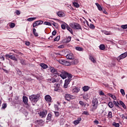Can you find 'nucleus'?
I'll use <instances>...</instances> for the list:
<instances>
[{
  "label": "nucleus",
  "instance_id": "cd10ccee",
  "mask_svg": "<svg viewBox=\"0 0 127 127\" xmlns=\"http://www.w3.org/2000/svg\"><path fill=\"white\" fill-rule=\"evenodd\" d=\"M108 106L109 108L112 109V108H114V104L112 102H109L108 103Z\"/></svg>",
  "mask_w": 127,
  "mask_h": 127
},
{
  "label": "nucleus",
  "instance_id": "a19ab883",
  "mask_svg": "<svg viewBox=\"0 0 127 127\" xmlns=\"http://www.w3.org/2000/svg\"><path fill=\"white\" fill-rule=\"evenodd\" d=\"M9 26L11 27V28H13V27L15 26V24L14 23H11L9 24Z\"/></svg>",
  "mask_w": 127,
  "mask_h": 127
},
{
  "label": "nucleus",
  "instance_id": "4468645a",
  "mask_svg": "<svg viewBox=\"0 0 127 127\" xmlns=\"http://www.w3.org/2000/svg\"><path fill=\"white\" fill-rule=\"evenodd\" d=\"M71 41V37H67L64 40V42L69 43Z\"/></svg>",
  "mask_w": 127,
  "mask_h": 127
},
{
  "label": "nucleus",
  "instance_id": "09e8293b",
  "mask_svg": "<svg viewBox=\"0 0 127 127\" xmlns=\"http://www.w3.org/2000/svg\"><path fill=\"white\" fill-rule=\"evenodd\" d=\"M82 115H85L86 116H89V112L87 111H84L82 113Z\"/></svg>",
  "mask_w": 127,
  "mask_h": 127
},
{
  "label": "nucleus",
  "instance_id": "a18cd8bd",
  "mask_svg": "<svg viewBox=\"0 0 127 127\" xmlns=\"http://www.w3.org/2000/svg\"><path fill=\"white\" fill-rule=\"evenodd\" d=\"M44 24L45 25H49L50 26H51V23L49 22H44Z\"/></svg>",
  "mask_w": 127,
  "mask_h": 127
},
{
  "label": "nucleus",
  "instance_id": "39448f33",
  "mask_svg": "<svg viewBox=\"0 0 127 127\" xmlns=\"http://www.w3.org/2000/svg\"><path fill=\"white\" fill-rule=\"evenodd\" d=\"M127 52L121 54L120 56H119L118 58H117V61H118V62H120V61H121V60H122V59H125V58H126V57H127Z\"/></svg>",
  "mask_w": 127,
  "mask_h": 127
},
{
  "label": "nucleus",
  "instance_id": "c756f323",
  "mask_svg": "<svg viewBox=\"0 0 127 127\" xmlns=\"http://www.w3.org/2000/svg\"><path fill=\"white\" fill-rule=\"evenodd\" d=\"M66 27V29H67L68 31L70 32V33H73V30H72V28H71V27H69V26L68 25Z\"/></svg>",
  "mask_w": 127,
  "mask_h": 127
},
{
  "label": "nucleus",
  "instance_id": "9b49d317",
  "mask_svg": "<svg viewBox=\"0 0 127 127\" xmlns=\"http://www.w3.org/2000/svg\"><path fill=\"white\" fill-rule=\"evenodd\" d=\"M66 57L67 59H69V60H72L74 59V56L72 55V54H69L66 56Z\"/></svg>",
  "mask_w": 127,
  "mask_h": 127
},
{
  "label": "nucleus",
  "instance_id": "a211bd4d",
  "mask_svg": "<svg viewBox=\"0 0 127 127\" xmlns=\"http://www.w3.org/2000/svg\"><path fill=\"white\" fill-rule=\"evenodd\" d=\"M95 5L98 7L99 10L100 11L103 10V8L102 7V6L99 4V3H95Z\"/></svg>",
  "mask_w": 127,
  "mask_h": 127
},
{
  "label": "nucleus",
  "instance_id": "0e129e2a",
  "mask_svg": "<svg viewBox=\"0 0 127 127\" xmlns=\"http://www.w3.org/2000/svg\"><path fill=\"white\" fill-rule=\"evenodd\" d=\"M58 90H59V88L58 87H55L54 91H55L56 92H57V91H58Z\"/></svg>",
  "mask_w": 127,
  "mask_h": 127
},
{
  "label": "nucleus",
  "instance_id": "72a5a7b5",
  "mask_svg": "<svg viewBox=\"0 0 127 127\" xmlns=\"http://www.w3.org/2000/svg\"><path fill=\"white\" fill-rule=\"evenodd\" d=\"M73 4L74 6H75V7H80V5L79 4V3H78L76 2H73Z\"/></svg>",
  "mask_w": 127,
  "mask_h": 127
},
{
  "label": "nucleus",
  "instance_id": "680f3d73",
  "mask_svg": "<svg viewBox=\"0 0 127 127\" xmlns=\"http://www.w3.org/2000/svg\"><path fill=\"white\" fill-rule=\"evenodd\" d=\"M99 95H101V96H104L105 95V93H104V92H103V91H100L99 93Z\"/></svg>",
  "mask_w": 127,
  "mask_h": 127
},
{
  "label": "nucleus",
  "instance_id": "69168bd1",
  "mask_svg": "<svg viewBox=\"0 0 127 127\" xmlns=\"http://www.w3.org/2000/svg\"><path fill=\"white\" fill-rule=\"evenodd\" d=\"M12 51H13L15 53H17V54H18V52H19L16 50H12Z\"/></svg>",
  "mask_w": 127,
  "mask_h": 127
},
{
  "label": "nucleus",
  "instance_id": "20e7f679",
  "mask_svg": "<svg viewBox=\"0 0 127 127\" xmlns=\"http://www.w3.org/2000/svg\"><path fill=\"white\" fill-rule=\"evenodd\" d=\"M99 102L98 99L96 98H94L92 100V111H96L98 108V104Z\"/></svg>",
  "mask_w": 127,
  "mask_h": 127
},
{
  "label": "nucleus",
  "instance_id": "58836bf2",
  "mask_svg": "<svg viewBox=\"0 0 127 127\" xmlns=\"http://www.w3.org/2000/svg\"><path fill=\"white\" fill-rule=\"evenodd\" d=\"M90 60L92 61V62L93 63H96V60H95V59L94 58V57H93L92 56H91L90 57Z\"/></svg>",
  "mask_w": 127,
  "mask_h": 127
},
{
  "label": "nucleus",
  "instance_id": "b1692460",
  "mask_svg": "<svg viewBox=\"0 0 127 127\" xmlns=\"http://www.w3.org/2000/svg\"><path fill=\"white\" fill-rule=\"evenodd\" d=\"M113 104L117 108H120V106H119V105H120V103H119L118 102H116V101H114Z\"/></svg>",
  "mask_w": 127,
  "mask_h": 127
},
{
  "label": "nucleus",
  "instance_id": "c85d7f7f",
  "mask_svg": "<svg viewBox=\"0 0 127 127\" xmlns=\"http://www.w3.org/2000/svg\"><path fill=\"white\" fill-rule=\"evenodd\" d=\"M20 62L22 65H26V63L25 62V61L23 59H21L20 60Z\"/></svg>",
  "mask_w": 127,
  "mask_h": 127
},
{
  "label": "nucleus",
  "instance_id": "dca6fc26",
  "mask_svg": "<svg viewBox=\"0 0 127 127\" xmlns=\"http://www.w3.org/2000/svg\"><path fill=\"white\" fill-rule=\"evenodd\" d=\"M40 66L43 68V69H47V68H48V66L45 64H40Z\"/></svg>",
  "mask_w": 127,
  "mask_h": 127
},
{
  "label": "nucleus",
  "instance_id": "4d7b16f0",
  "mask_svg": "<svg viewBox=\"0 0 127 127\" xmlns=\"http://www.w3.org/2000/svg\"><path fill=\"white\" fill-rule=\"evenodd\" d=\"M94 123L95 124V125H99V121L98 120H95L94 121H93Z\"/></svg>",
  "mask_w": 127,
  "mask_h": 127
},
{
  "label": "nucleus",
  "instance_id": "4be33fe9",
  "mask_svg": "<svg viewBox=\"0 0 127 127\" xmlns=\"http://www.w3.org/2000/svg\"><path fill=\"white\" fill-rule=\"evenodd\" d=\"M51 72L52 73H54V74H58V72H57V70H56V69L53 68V67H52L51 68Z\"/></svg>",
  "mask_w": 127,
  "mask_h": 127
},
{
  "label": "nucleus",
  "instance_id": "c9c22d12",
  "mask_svg": "<svg viewBox=\"0 0 127 127\" xmlns=\"http://www.w3.org/2000/svg\"><path fill=\"white\" fill-rule=\"evenodd\" d=\"M113 126L116 127H120V124L114 122L113 123Z\"/></svg>",
  "mask_w": 127,
  "mask_h": 127
},
{
  "label": "nucleus",
  "instance_id": "052dcab7",
  "mask_svg": "<svg viewBox=\"0 0 127 127\" xmlns=\"http://www.w3.org/2000/svg\"><path fill=\"white\" fill-rule=\"evenodd\" d=\"M120 117L122 118V119H126V116H125V115L124 114L120 115Z\"/></svg>",
  "mask_w": 127,
  "mask_h": 127
},
{
  "label": "nucleus",
  "instance_id": "0eeeda50",
  "mask_svg": "<svg viewBox=\"0 0 127 127\" xmlns=\"http://www.w3.org/2000/svg\"><path fill=\"white\" fill-rule=\"evenodd\" d=\"M46 115H47V110H43V111H41L39 113V116L41 118H45L46 117Z\"/></svg>",
  "mask_w": 127,
  "mask_h": 127
},
{
  "label": "nucleus",
  "instance_id": "6e6d98bb",
  "mask_svg": "<svg viewBox=\"0 0 127 127\" xmlns=\"http://www.w3.org/2000/svg\"><path fill=\"white\" fill-rule=\"evenodd\" d=\"M56 33H57V32H56V30H54L52 32V35H53L54 36H55V35H56Z\"/></svg>",
  "mask_w": 127,
  "mask_h": 127
},
{
  "label": "nucleus",
  "instance_id": "1a4fd4ad",
  "mask_svg": "<svg viewBox=\"0 0 127 127\" xmlns=\"http://www.w3.org/2000/svg\"><path fill=\"white\" fill-rule=\"evenodd\" d=\"M6 57H8V58H10V59H11L12 60H13L14 61H17V59L15 58V56L9 55L8 54H6L5 55Z\"/></svg>",
  "mask_w": 127,
  "mask_h": 127
},
{
  "label": "nucleus",
  "instance_id": "aec40b11",
  "mask_svg": "<svg viewBox=\"0 0 127 127\" xmlns=\"http://www.w3.org/2000/svg\"><path fill=\"white\" fill-rule=\"evenodd\" d=\"M82 89L84 92H87V91H89L90 89V87L88 86H85L82 88Z\"/></svg>",
  "mask_w": 127,
  "mask_h": 127
},
{
  "label": "nucleus",
  "instance_id": "7c9ffc66",
  "mask_svg": "<svg viewBox=\"0 0 127 127\" xmlns=\"http://www.w3.org/2000/svg\"><path fill=\"white\" fill-rule=\"evenodd\" d=\"M36 19V17H31L27 19L28 21H33V20H35Z\"/></svg>",
  "mask_w": 127,
  "mask_h": 127
},
{
  "label": "nucleus",
  "instance_id": "774afa93",
  "mask_svg": "<svg viewBox=\"0 0 127 127\" xmlns=\"http://www.w3.org/2000/svg\"><path fill=\"white\" fill-rule=\"evenodd\" d=\"M58 48H64V45H60L58 47Z\"/></svg>",
  "mask_w": 127,
  "mask_h": 127
},
{
  "label": "nucleus",
  "instance_id": "603ef678",
  "mask_svg": "<svg viewBox=\"0 0 127 127\" xmlns=\"http://www.w3.org/2000/svg\"><path fill=\"white\" fill-rule=\"evenodd\" d=\"M15 13L17 14V15H19V14H20V11L17 10L15 11Z\"/></svg>",
  "mask_w": 127,
  "mask_h": 127
},
{
  "label": "nucleus",
  "instance_id": "f8f14e48",
  "mask_svg": "<svg viewBox=\"0 0 127 127\" xmlns=\"http://www.w3.org/2000/svg\"><path fill=\"white\" fill-rule=\"evenodd\" d=\"M23 102L25 105H28V98L26 96H23Z\"/></svg>",
  "mask_w": 127,
  "mask_h": 127
},
{
  "label": "nucleus",
  "instance_id": "393cba45",
  "mask_svg": "<svg viewBox=\"0 0 127 127\" xmlns=\"http://www.w3.org/2000/svg\"><path fill=\"white\" fill-rule=\"evenodd\" d=\"M79 91H80V89L77 88V87H75L74 88H73L72 89V92H73V93H78V92H79Z\"/></svg>",
  "mask_w": 127,
  "mask_h": 127
},
{
  "label": "nucleus",
  "instance_id": "37998d69",
  "mask_svg": "<svg viewBox=\"0 0 127 127\" xmlns=\"http://www.w3.org/2000/svg\"><path fill=\"white\" fill-rule=\"evenodd\" d=\"M60 40V36H58L56 38L54 39V41H59Z\"/></svg>",
  "mask_w": 127,
  "mask_h": 127
},
{
  "label": "nucleus",
  "instance_id": "864d4df0",
  "mask_svg": "<svg viewBox=\"0 0 127 127\" xmlns=\"http://www.w3.org/2000/svg\"><path fill=\"white\" fill-rule=\"evenodd\" d=\"M61 27H62V29H66V26H65V25H64V24H62Z\"/></svg>",
  "mask_w": 127,
  "mask_h": 127
},
{
  "label": "nucleus",
  "instance_id": "c03bdc74",
  "mask_svg": "<svg viewBox=\"0 0 127 127\" xmlns=\"http://www.w3.org/2000/svg\"><path fill=\"white\" fill-rule=\"evenodd\" d=\"M120 92L123 96H125L126 95V93L125 92V90L121 89L120 90Z\"/></svg>",
  "mask_w": 127,
  "mask_h": 127
},
{
  "label": "nucleus",
  "instance_id": "49530a36",
  "mask_svg": "<svg viewBox=\"0 0 127 127\" xmlns=\"http://www.w3.org/2000/svg\"><path fill=\"white\" fill-rule=\"evenodd\" d=\"M121 28H123V29H127V24L122 25L121 26Z\"/></svg>",
  "mask_w": 127,
  "mask_h": 127
},
{
  "label": "nucleus",
  "instance_id": "e2e57ef3",
  "mask_svg": "<svg viewBox=\"0 0 127 127\" xmlns=\"http://www.w3.org/2000/svg\"><path fill=\"white\" fill-rule=\"evenodd\" d=\"M55 87H56V88H59V87H60V84L59 83H58V84L55 85Z\"/></svg>",
  "mask_w": 127,
  "mask_h": 127
},
{
  "label": "nucleus",
  "instance_id": "423d86ee",
  "mask_svg": "<svg viewBox=\"0 0 127 127\" xmlns=\"http://www.w3.org/2000/svg\"><path fill=\"white\" fill-rule=\"evenodd\" d=\"M71 81H72V79L71 78H68V79H65L64 85V88L65 89L68 88V85H69V83H70V82H71Z\"/></svg>",
  "mask_w": 127,
  "mask_h": 127
},
{
  "label": "nucleus",
  "instance_id": "8fccbe9b",
  "mask_svg": "<svg viewBox=\"0 0 127 127\" xmlns=\"http://www.w3.org/2000/svg\"><path fill=\"white\" fill-rule=\"evenodd\" d=\"M73 124H74L75 125H78V124H80V122L77 120L74 121Z\"/></svg>",
  "mask_w": 127,
  "mask_h": 127
},
{
  "label": "nucleus",
  "instance_id": "79ce46f5",
  "mask_svg": "<svg viewBox=\"0 0 127 127\" xmlns=\"http://www.w3.org/2000/svg\"><path fill=\"white\" fill-rule=\"evenodd\" d=\"M51 82H52V83H57L58 80L55 78H52V79H51Z\"/></svg>",
  "mask_w": 127,
  "mask_h": 127
},
{
  "label": "nucleus",
  "instance_id": "4c0bfd02",
  "mask_svg": "<svg viewBox=\"0 0 127 127\" xmlns=\"http://www.w3.org/2000/svg\"><path fill=\"white\" fill-rule=\"evenodd\" d=\"M53 23H52V24H53V25H54V26H55V27H56V28H58V24H57L56 22H54L53 21H52Z\"/></svg>",
  "mask_w": 127,
  "mask_h": 127
},
{
  "label": "nucleus",
  "instance_id": "bf43d9fd",
  "mask_svg": "<svg viewBox=\"0 0 127 127\" xmlns=\"http://www.w3.org/2000/svg\"><path fill=\"white\" fill-rule=\"evenodd\" d=\"M79 104L81 106H84L85 105V103L83 101H79Z\"/></svg>",
  "mask_w": 127,
  "mask_h": 127
},
{
  "label": "nucleus",
  "instance_id": "5fc2aeb1",
  "mask_svg": "<svg viewBox=\"0 0 127 127\" xmlns=\"http://www.w3.org/2000/svg\"><path fill=\"white\" fill-rule=\"evenodd\" d=\"M55 115L56 116V117H59V112H55Z\"/></svg>",
  "mask_w": 127,
  "mask_h": 127
},
{
  "label": "nucleus",
  "instance_id": "de8ad7c7",
  "mask_svg": "<svg viewBox=\"0 0 127 127\" xmlns=\"http://www.w3.org/2000/svg\"><path fill=\"white\" fill-rule=\"evenodd\" d=\"M7 106V105H6V103L3 104L2 105V109H5V108H6Z\"/></svg>",
  "mask_w": 127,
  "mask_h": 127
},
{
  "label": "nucleus",
  "instance_id": "6ab92c4d",
  "mask_svg": "<svg viewBox=\"0 0 127 127\" xmlns=\"http://www.w3.org/2000/svg\"><path fill=\"white\" fill-rule=\"evenodd\" d=\"M64 65L65 66H70V65H72V63L65 60Z\"/></svg>",
  "mask_w": 127,
  "mask_h": 127
},
{
  "label": "nucleus",
  "instance_id": "412c9836",
  "mask_svg": "<svg viewBox=\"0 0 127 127\" xmlns=\"http://www.w3.org/2000/svg\"><path fill=\"white\" fill-rule=\"evenodd\" d=\"M33 33L34 36H36V37L38 36V33L36 32V29H35V28H33Z\"/></svg>",
  "mask_w": 127,
  "mask_h": 127
},
{
  "label": "nucleus",
  "instance_id": "f3484780",
  "mask_svg": "<svg viewBox=\"0 0 127 127\" xmlns=\"http://www.w3.org/2000/svg\"><path fill=\"white\" fill-rule=\"evenodd\" d=\"M119 105L122 106L123 108H124L125 109H127V106H126V104H125V103H124V102L121 100L119 101Z\"/></svg>",
  "mask_w": 127,
  "mask_h": 127
},
{
  "label": "nucleus",
  "instance_id": "f03ea898",
  "mask_svg": "<svg viewBox=\"0 0 127 127\" xmlns=\"http://www.w3.org/2000/svg\"><path fill=\"white\" fill-rule=\"evenodd\" d=\"M40 97V95L39 94H33L29 96V99L32 103H37Z\"/></svg>",
  "mask_w": 127,
  "mask_h": 127
},
{
  "label": "nucleus",
  "instance_id": "2f4dec72",
  "mask_svg": "<svg viewBox=\"0 0 127 127\" xmlns=\"http://www.w3.org/2000/svg\"><path fill=\"white\" fill-rule=\"evenodd\" d=\"M59 63H60V64H62L63 65H64V63H65V60L60 59L59 60Z\"/></svg>",
  "mask_w": 127,
  "mask_h": 127
},
{
  "label": "nucleus",
  "instance_id": "7ed1b4c3",
  "mask_svg": "<svg viewBox=\"0 0 127 127\" xmlns=\"http://www.w3.org/2000/svg\"><path fill=\"white\" fill-rule=\"evenodd\" d=\"M69 25L70 27H71V28H73V29H75V30L81 29V30H82V27L81 26V25H80L78 23L73 22L70 23Z\"/></svg>",
  "mask_w": 127,
  "mask_h": 127
},
{
  "label": "nucleus",
  "instance_id": "13d9d810",
  "mask_svg": "<svg viewBox=\"0 0 127 127\" xmlns=\"http://www.w3.org/2000/svg\"><path fill=\"white\" fill-rule=\"evenodd\" d=\"M36 26H38V25L36 22L35 21L33 24V27H36Z\"/></svg>",
  "mask_w": 127,
  "mask_h": 127
},
{
  "label": "nucleus",
  "instance_id": "6e6552de",
  "mask_svg": "<svg viewBox=\"0 0 127 127\" xmlns=\"http://www.w3.org/2000/svg\"><path fill=\"white\" fill-rule=\"evenodd\" d=\"M45 100L48 103H51L52 101V98H51V96L49 95H47L45 96Z\"/></svg>",
  "mask_w": 127,
  "mask_h": 127
},
{
  "label": "nucleus",
  "instance_id": "f257e3e1",
  "mask_svg": "<svg viewBox=\"0 0 127 127\" xmlns=\"http://www.w3.org/2000/svg\"><path fill=\"white\" fill-rule=\"evenodd\" d=\"M60 76L62 79H66L67 77V79H71L72 77H73V75L63 70H59V76Z\"/></svg>",
  "mask_w": 127,
  "mask_h": 127
},
{
  "label": "nucleus",
  "instance_id": "473e14b6",
  "mask_svg": "<svg viewBox=\"0 0 127 127\" xmlns=\"http://www.w3.org/2000/svg\"><path fill=\"white\" fill-rule=\"evenodd\" d=\"M36 23H37V25H40L43 23V21H36Z\"/></svg>",
  "mask_w": 127,
  "mask_h": 127
},
{
  "label": "nucleus",
  "instance_id": "a878e982",
  "mask_svg": "<svg viewBox=\"0 0 127 127\" xmlns=\"http://www.w3.org/2000/svg\"><path fill=\"white\" fill-rule=\"evenodd\" d=\"M99 48L100 50H104L105 48H106V47L105 46V45L102 44L100 45Z\"/></svg>",
  "mask_w": 127,
  "mask_h": 127
},
{
  "label": "nucleus",
  "instance_id": "f704fd0d",
  "mask_svg": "<svg viewBox=\"0 0 127 127\" xmlns=\"http://www.w3.org/2000/svg\"><path fill=\"white\" fill-rule=\"evenodd\" d=\"M108 117L110 119H112L113 118V113L112 112L110 111L108 113Z\"/></svg>",
  "mask_w": 127,
  "mask_h": 127
},
{
  "label": "nucleus",
  "instance_id": "3c124183",
  "mask_svg": "<svg viewBox=\"0 0 127 127\" xmlns=\"http://www.w3.org/2000/svg\"><path fill=\"white\" fill-rule=\"evenodd\" d=\"M25 44L27 46H29V45H30V42H29L28 41H26V42H25Z\"/></svg>",
  "mask_w": 127,
  "mask_h": 127
},
{
  "label": "nucleus",
  "instance_id": "9d476101",
  "mask_svg": "<svg viewBox=\"0 0 127 127\" xmlns=\"http://www.w3.org/2000/svg\"><path fill=\"white\" fill-rule=\"evenodd\" d=\"M65 97V100H66V101H70V100H71L72 99V97H73V96L70 95V94H65L64 95Z\"/></svg>",
  "mask_w": 127,
  "mask_h": 127
},
{
  "label": "nucleus",
  "instance_id": "338daca9",
  "mask_svg": "<svg viewBox=\"0 0 127 127\" xmlns=\"http://www.w3.org/2000/svg\"><path fill=\"white\" fill-rule=\"evenodd\" d=\"M63 122H64V119H62L61 120V125H63Z\"/></svg>",
  "mask_w": 127,
  "mask_h": 127
},
{
  "label": "nucleus",
  "instance_id": "e433bc0d",
  "mask_svg": "<svg viewBox=\"0 0 127 127\" xmlns=\"http://www.w3.org/2000/svg\"><path fill=\"white\" fill-rule=\"evenodd\" d=\"M88 98L89 95H88V94L83 95V98L84 99V100H88Z\"/></svg>",
  "mask_w": 127,
  "mask_h": 127
},
{
  "label": "nucleus",
  "instance_id": "bb28decb",
  "mask_svg": "<svg viewBox=\"0 0 127 127\" xmlns=\"http://www.w3.org/2000/svg\"><path fill=\"white\" fill-rule=\"evenodd\" d=\"M51 118H52V115L51 114H49L47 118V121H51Z\"/></svg>",
  "mask_w": 127,
  "mask_h": 127
},
{
  "label": "nucleus",
  "instance_id": "2eb2a0df",
  "mask_svg": "<svg viewBox=\"0 0 127 127\" xmlns=\"http://www.w3.org/2000/svg\"><path fill=\"white\" fill-rule=\"evenodd\" d=\"M79 61H78V59H75L72 60L71 62V64L72 65H76V64H78Z\"/></svg>",
  "mask_w": 127,
  "mask_h": 127
},
{
  "label": "nucleus",
  "instance_id": "ea45409f",
  "mask_svg": "<svg viewBox=\"0 0 127 127\" xmlns=\"http://www.w3.org/2000/svg\"><path fill=\"white\" fill-rule=\"evenodd\" d=\"M89 27L91 29H95V25L93 24H90Z\"/></svg>",
  "mask_w": 127,
  "mask_h": 127
},
{
  "label": "nucleus",
  "instance_id": "5701e85b",
  "mask_svg": "<svg viewBox=\"0 0 127 127\" xmlns=\"http://www.w3.org/2000/svg\"><path fill=\"white\" fill-rule=\"evenodd\" d=\"M75 49L76 50H77V51H84V49L80 47H76Z\"/></svg>",
  "mask_w": 127,
  "mask_h": 127
},
{
  "label": "nucleus",
  "instance_id": "ddd939ff",
  "mask_svg": "<svg viewBox=\"0 0 127 127\" xmlns=\"http://www.w3.org/2000/svg\"><path fill=\"white\" fill-rule=\"evenodd\" d=\"M57 15L59 16V17H63L65 16V13L62 11H59L58 13H57Z\"/></svg>",
  "mask_w": 127,
  "mask_h": 127
}]
</instances>
